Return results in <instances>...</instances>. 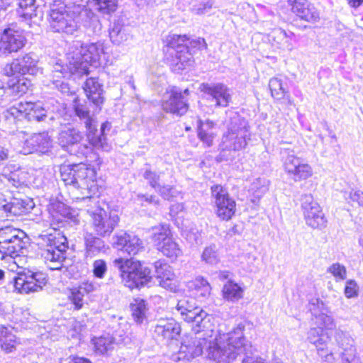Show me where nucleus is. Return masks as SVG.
<instances>
[{
  "mask_svg": "<svg viewBox=\"0 0 363 363\" xmlns=\"http://www.w3.org/2000/svg\"><path fill=\"white\" fill-rule=\"evenodd\" d=\"M50 26L58 33L74 35L82 25L89 35L101 30L98 16L82 4H54L50 9Z\"/></svg>",
  "mask_w": 363,
  "mask_h": 363,
  "instance_id": "f257e3e1",
  "label": "nucleus"
},
{
  "mask_svg": "<svg viewBox=\"0 0 363 363\" xmlns=\"http://www.w3.org/2000/svg\"><path fill=\"white\" fill-rule=\"evenodd\" d=\"M245 325L238 324L227 333L208 337L206 357L216 363H231L241 354H252L251 343L244 335Z\"/></svg>",
  "mask_w": 363,
  "mask_h": 363,
  "instance_id": "f03ea898",
  "label": "nucleus"
},
{
  "mask_svg": "<svg viewBox=\"0 0 363 363\" xmlns=\"http://www.w3.org/2000/svg\"><path fill=\"white\" fill-rule=\"evenodd\" d=\"M104 55L105 48L101 41L86 45L80 41H75L67 54L69 71L72 74H88L89 66L99 65Z\"/></svg>",
  "mask_w": 363,
  "mask_h": 363,
  "instance_id": "7ed1b4c3",
  "label": "nucleus"
},
{
  "mask_svg": "<svg viewBox=\"0 0 363 363\" xmlns=\"http://www.w3.org/2000/svg\"><path fill=\"white\" fill-rule=\"evenodd\" d=\"M250 127L247 121L237 113H233L227 125V132L222 138L220 152L217 157L219 162L232 160V151H239L247 145L250 139Z\"/></svg>",
  "mask_w": 363,
  "mask_h": 363,
  "instance_id": "20e7f679",
  "label": "nucleus"
},
{
  "mask_svg": "<svg viewBox=\"0 0 363 363\" xmlns=\"http://www.w3.org/2000/svg\"><path fill=\"white\" fill-rule=\"evenodd\" d=\"M42 245L41 256L51 270H60L64 267L67 258L68 242L65 235L54 229L52 233L39 236Z\"/></svg>",
  "mask_w": 363,
  "mask_h": 363,
  "instance_id": "39448f33",
  "label": "nucleus"
},
{
  "mask_svg": "<svg viewBox=\"0 0 363 363\" xmlns=\"http://www.w3.org/2000/svg\"><path fill=\"white\" fill-rule=\"evenodd\" d=\"M60 175L65 185L81 189L83 196L95 195L98 191L95 172L84 164H63Z\"/></svg>",
  "mask_w": 363,
  "mask_h": 363,
  "instance_id": "423d86ee",
  "label": "nucleus"
},
{
  "mask_svg": "<svg viewBox=\"0 0 363 363\" xmlns=\"http://www.w3.org/2000/svg\"><path fill=\"white\" fill-rule=\"evenodd\" d=\"M80 199L86 204V211L91 218L90 225L95 235L101 238L110 236L118 224V216L108 213L100 207L98 197L94 195L82 196Z\"/></svg>",
  "mask_w": 363,
  "mask_h": 363,
  "instance_id": "0eeeda50",
  "label": "nucleus"
},
{
  "mask_svg": "<svg viewBox=\"0 0 363 363\" xmlns=\"http://www.w3.org/2000/svg\"><path fill=\"white\" fill-rule=\"evenodd\" d=\"M114 266L119 269L121 281L124 286L130 289L140 288L145 286H149L152 277L151 271L148 267L139 264L138 267H132L131 259L123 258L116 259Z\"/></svg>",
  "mask_w": 363,
  "mask_h": 363,
  "instance_id": "6e6552de",
  "label": "nucleus"
},
{
  "mask_svg": "<svg viewBox=\"0 0 363 363\" xmlns=\"http://www.w3.org/2000/svg\"><path fill=\"white\" fill-rule=\"evenodd\" d=\"M4 116L7 120H13V121L26 118L28 121L40 122L47 117V110L39 104L18 102L7 109Z\"/></svg>",
  "mask_w": 363,
  "mask_h": 363,
  "instance_id": "1a4fd4ad",
  "label": "nucleus"
},
{
  "mask_svg": "<svg viewBox=\"0 0 363 363\" xmlns=\"http://www.w3.org/2000/svg\"><path fill=\"white\" fill-rule=\"evenodd\" d=\"M208 337H211L208 333H197L194 337L182 343L179 352L172 354V359L176 362L189 361L200 356L203 354V350H206Z\"/></svg>",
  "mask_w": 363,
  "mask_h": 363,
  "instance_id": "9d476101",
  "label": "nucleus"
},
{
  "mask_svg": "<svg viewBox=\"0 0 363 363\" xmlns=\"http://www.w3.org/2000/svg\"><path fill=\"white\" fill-rule=\"evenodd\" d=\"M211 191L217 216L223 220H230L235 213L236 203L230 196L228 189L220 184H216L211 186Z\"/></svg>",
  "mask_w": 363,
  "mask_h": 363,
  "instance_id": "9b49d317",
  "label": "nucleus"
},
{
  "mask_svg": "<svg viewBox=\"0 0 363 363\" xmlns=\"http://www.w3.org/2000/svg\"><path fill=\"white\" fill-rule=\"evenodd\" d=\"M73 109L75 116L79 118L80 123L83 124L86 128V135L89 143H93L97 146H102L105 149L108 148V145L104 143L101 145L99 142V139L94 138V132L96 130V118L94 113H91L86 103H81L76 99L74 101Z\"/></svg>",
  "mask_w": 363,
  "mask_h": 363,
  "instance_id": "f8f14e48",
  "label": "nucleus"
},
{
  "mask_svg": "<svg viewBox=\"0 0 363 363\" xmlns=\"http://www.w3.org/2000/svg\"><path fill=\"white\" fill-rule=\"evenodd\" d=\"M47 279L39 272L18 273L13 279V287L18 293L39 291L46 284Z\"/></svg>",
  "mask_w": 363,
  "mask_h": 363,
  "instance_id": "ddd939ff",
  "label": "nucleus"
},
{
  "mask_svg": "<svg viewBox=\"0 0 363 363\" xmlns=\"http://www.w3.org/2000/svg\"><path fill=\"white\" fill-rule=\"evenodd\" d=\"M301 207L307 225L313 228L325 225L326 220L320 206L313 200L311 194L302 196Z\"/></svg>",
  "mask_w": 363,
  "mask_h": 363,
  "instance_id": "4468645a",
  "label": "nucleus"
},
{
  "mask_svg": "<svg viewBox=\"0 0 363 363\" xmlns=\"http://www.w3.org/2000/svg\"><path fill=\"white\" fill-rule=\"evenodd\" d=\"M26 43V38L22 30L11 28L4 30L0 39V52L4 55L17 52Z\"/></svg>",
  "mask_w": 363,
  "mask_h": 363,
  "instance_id": "2eb2a0df",
  "label": "nucleus"
},
{
  "mask_svg": "<svg viewBox=\"0 0 363 363\" xmlns=\"http://www.w3.org/2000/svg\"><path fill=\"white\" fill-rule=\"evenodd\" d=\"M201 91L208 96V99L216 107H226L231 99L230 89L222 83L202 84Z\"/></svg>",
  "mask_w": 363,
  "mask_h": 363,
  "instance_id": "dca6fc26",
  "label": "nucleus"
},
{
  "mask_svg": "<svg viewBox=\"0 0 363 363\" xmlns=\"http://www.w3.org/2000/svg\"><path fill=\"white\" fill-rule=\"evenodd\" d=\"M113 239L114 247L130 256L138 255L145 248L143 240L134 234L121 232L116 234Z\"/></svg>",
  "mask_w": 363,
  "mask_h": 363,
  "instance_id": "f3484780",
  "label": "nucleus"
},
{
  "mask_svg": "<svg viewBox=\"0 0 363 363\" xmlns=\"http://www.w3.org/2000/svg\"><path fill=\"white\" fill-rule=\"evenodd\" d=\"M164 111L177 116H182L186 113L189 106L182 93L177 89H173L167 93L162 102Z\"/></svg>",
  "mask_w": 363,
  "mask_h": 363,
  "instance_id": "a211bd4d",
  "label": "nucleus"
},
{
  "mask_svg": "<svg viewBox=\"0 0 363 363\" xmlns=\"http://www.w3.org/2000/svg\"><path fill=\"white\" fill-rule=\"evenodd\" d=\"M291 11L300 19L315 23L320 19V14L316 8L307 0H287Z\"/></svg>",
  "mask_w": 363,
  "mask_h": 363,
  "instance_id": "6ab92c4d",
  "label": "nucleus"
},
{
  "mask_svg": "<svg viewBox=\"0 0 363 363\" xmlns=\"http://www.w3.org/2000/svg\"><path fill=\"white\" fill-rule=\"evenodd\" d=\"M335 340L340 352V357L342 363H351L355 357L356 349L354 340L350 334L340 329H337L334 335Z\"/></svg>",
  "mask_w": 363,
  "mask_h": 363,
  "instance_id": "aec40b11",
  "label": "nucleus"
},
{
  "mask_svg": "<svg viewBox=\"0 0 363 363\" xmlns=\"http://www.w3.org/2000/svg\"><path fill=\"white\" fill-rule=\"evenodd\" d=\"M154 333L158 338L168 342L179 336L181 327L173 318L160 319L155 327Z\"/></svg>",
  "mask_w": 363,
  "mask_h": 363,
  "instance_id": "412c9836",
  "label": "nucleus"
},
{
  "mask_svg": "<svg viewBox=\"0 0 363 363\" xmlns=\"http://www.w3.org/2000/svg\"><path fill=\"white\" fill-rule=\"evenodd\" d=\"M315 302L311 303L313 308H311L315 322V324L323 329L332 330L335 328L336 324L334 318L328 314V309L325 303L319 300L315 299Z\"/></svg>",
  "mask_w": 363,
  "mask_h": 363,
  "instance_id": "4be33fe9",
  "label": "nucleus"
},
{
  "mask_svg": "<svg viewBox=\"0 0 363 363\" xmlns=\"http://www.w3.org/2000/svg\"><path fill=\"white\" fill-rule=\"evenodd\" d=\"M83 89L87 99L99 110L104 104V89L97 78L90 77L83 84Z\"/></svg>",
  "mask_w": 363,
  "mask_h": 363,
  "instance_id": "5701e85b",
  "label": "nucleus"
},
{
  "mask_svg": "<svg viewBox=\"0 0 363 363\" xmlns=\"http://www.w3.org/2000/svg\"><path fill=\"white\" fill-rule=\"evenodd\" d=\"M52 140L46 132L35 133L26 140L25 145L30 152L48 153L52 147Z\"/></svg>",
  "mask_w": 363,
  "mask_h": 363,
  "instance_id": "b1692460",
  "label": "nucleus"
},
{
  "mask_svg": "<svg viewBox=\"0 0 363 363\" xmlns=\"http://www.w3.org/2000/svg\"><path fill=\"white\" fill-rule=\"evenodd\" d=\"M181 318L184 321L192 323L197 327L199 333L201 330L208 328L211 316L198 306L195 308L188 311Z\"/></svg>",
  "mask_w": 363,
  "mask_h": 363,
  "instance_id": "393cba45",
  "label": "nucleus"
},
{
  "mask_svg": "<svg viewBox=\"0 0 363 363\" xmlns=\"http://www.w3.org/2000/svg\"><path fill=\"white\" fill-rule=\"evenodd\" d=\"M155 271L157 278L160 279V285L169 290L175 288L176 285L174 282L175 274L172 268L169 264H162L160 262L155 263Z\"/></svg>",
  "mask_w": 363,
  "mask_h": 363,
  "instance_id": "a878e982",
  "label": "nucleus"
},
{
  "mask_svg": "<svg viewBox=\"0 0 363 363\" xmlns=\"http://www.w3.org/2000/svg\"><path fill=\"white\" fill-rule=\"evenodd\" d=\"M83 139V133L73 127H65L59 133L58 142L63 148L77 145Z\"/></svg>",
  "mask_w": 363,
  "mask_h": 363,
  "instance_id": "bb28decb",
  "label": "nucleus"
},
{
  "mask_svg": "<svg viewBox=\"0 0 363 363\" xmlns=\"http://www.w3.org/2000/svg\"><path fill=\"white\" fill-rule=\"evenodd\" d=\"M216 125L208 119L198 121V137L208 147L213 145V140L217 135Z\"/></svg>",
  "mask_w": 363,
  "mask_h": 363,
  "instance_id": "cd10ccee",
  "label": "nucleus"
},
{
  "mask_svg": "<svg viewBox=\"0 0 363 363\" xmlns=\"http://www.w3.org/2000/svg\"><path fill=\"white\" fill-rule=\"evenodd\" d=\"M274 45L282 50L291 51L294 49L293 40L294 34L292 32L287 33L281 28L274 29L271 34Z\"/></svg>",
  "mask_w": 363,
  "mask_h": 363,
  "instance_id": "c85d7f7f",
  "label": "nucleus"
},
{
  "mask_svg": "<svg viewBox=\"0 0 363 363\" xmlns=\"http://www.w3.org/2000/svg\"><path fill=\"white\" fill-rule=\"evenodd\" d=\"M95 353L101 355L108 354L114 348L116 340L109 334L94 337L91 340Z\"/></svg>",
  "mask_w": 363,
  "mask_h": 363,
  "instance_id": "c756f323",
  "label": "nucleus"
},
{
  "mask_svg": "<svg viewBox=\"0 0 363 363\" xmlns=\"http://www.w3.org/2000/svg\"><path fill=\"white\" fill-rule=\"evenodd\" d=\"M25 238L14 239L11 244H6L5 246L0 245V255L1 259H6L7 257L15 258L23 253L26 247V242Z\"/></svg>",
  "mask_w": 363,
  "mask_h": 363,
  "instance_id": "7c9ffc66",
  "label": "nucleus"
},
{
  "mask_svg": "<svg viewBox=\"0 0 363 363\" xmlns=\"http://www.w3.org/2000/svg\"><path fill=\"white\" fill-rule=\"evenodd\" d=\"M307 339L311 344L316 347L318 354L323 356V354L320 352H324V350L327 349V343L330 340L329 336H327L326 339L324 338L323 328L318 326L311 328L308 332Z\"/></svg>",
  "mask_w": 363,
  "mask_h": 363,
  "instance_id": "2f4dec72",
  "label": "nucleus"
},
{
  "mask_svg": "<svg viewBox=\"0 0 363 363\" xmlns=\"http://www.w3.org/2000/svg\"><path fill=\"white\" fill-rule=\"evenodd\" d=\"M84 244L86 256L93 257L105 247V243L100 237H96L92 233H86L84 235Z\"/></svg>",
  "mask_w": 363,
  "mask_h": 363,
  "instance_id": "473e14b6",
  "label": "nucleus"
},
{
  "mask_svg": "<svg viewBox=\"0 0 363 363\" xmlns=\"http://www.w3.org/2000/svg\"><path fill=\"white\" fill-rule=\"evenodd\" d=\"M17 345L16 335L12 329L4 326L0 327V347L6 352H11Z\"/></svg>",
  "mask_w": 363,
  "mask_h": 363,
  "instance_id": "72a5a7b5",
  "label": "nucleus"
},
{
  "mask_svg": "<svg viewBox=\"0 0 363 363\" xmlns=\"http://www.w3.org/2000/svg\"><path fill=\"white\" fill-rule=\"evenodd\" d=\"M243 289L238 284L228 281L223 287V297L225 300L235 302L243 296Z\"/></svg>",
  "mask_w": 363,
  "mask_h": 363,
  "instance_id": "f704fd0d",
  "label": "nucleus"
},
{
  "mask_svg": "<svg viewBox=\"0 0 363 363\" xmlns=\"http://www.w3.org/2000/svg\"><path fill=\"white\" fill-rule=\"evenodd\" d=\"M18 60L21 65V75L26 74L35 75L38 72V61L33 54H26L23 57L18 59Z\"/></svg>",
  "mask_w": 363,
  "mask_h": 363,
  "instance_id": "c9c22d12",
  "label": "nucleus"
},
{
  "mask_svg": "<svg viewBox=\"0 0 363 363\" xmlns=\"http://www.w3.org/2000/svg\"><path fill=\"white\" fill-rule=\"evenodd\" d=\"M112 125L110 122L106 121L103 123L101 125L100 133H98L97 129V122L96 123V130L94 132V138L99 139V142L100 141L101 145L106 143L108 147L105 149L102 146H97L93 143H89L96 150H101L104 152H109L111 150V145L108 142L106 138V132H108L111 129Z\"/></svg>",
  "mask_w": 363,
  "mask_h": 363,
  "instance_id": "e433bc0d",
  "label": "nucleus"
},
{
  "mask_svg": "<svg viewBox=\"0 0 363 363\" xmlns=\"http://www.w3.org/2000/svg\"><path fill=\"white\" fill-rule=\"evenodd\" d=\"M17 238H26L25 233L10 226L0 228V245L11 244Z\"/></svg>",
  "mask_w": 363,
  "mask_h": 363,
  "instance_id": "4c0bfd02",
  "label": "nucleus"
},
{
  "mask_svg": "<svg viewBox=\"0 0 363 363\" xmlns=\"http://www.w3.org/2000/svg\"><path fill=\"white\" fill-rule=\"evenodd\" d=\"M157 249L164 256L172 259H176L182 254V251L179 245L172 238L166 240V242L162 244H159Z\"/></svg>",
  "mask_w": 363,
  "mask_h": 363,
  "instance_id": "58836bf2",
  "label": "nucleus"
},
{
  "mask_svg": "<svg viewBox=\"0 0 363 363\" xmlns=\"http://www.w3.org/2000/svg\"><path fill=\"white\" fill-rule=\"evenodd\" d=\"M18 6V14L25 19H30L37 16L35 0H19Z\"/></svg>",
  "mask_w": 363,
  "mask_h": 363,
  "instance_id": "ea45409f",
  "label": "nucleus"
},
{
  "mask_svg": "<svg viewBox=\"0 0 363 363\" xmlns=\"http://www.w3.org/2000/svg\"><path fill=\"white\" fill-rule=\"evenodd\" d=\"M189 37L186 35L169 34L166 38L167 46L176 52L180 50H187Z\"/></svg>",
  "mask_w": 363,
  "mask_h": 363,
  "instance_id": "a19ab883",
  "label": "nucleus"
},
{
  "mask_svg": "<svg viewBox=\"0 0 363 363\" xmlns=\"http://www.w3.org/2000/svg\"><path fill=\"white\" fill-rule=\"evenodd\" d=\"M31 206L23 200L18 199H13L11 201L9 202L8 207V218L10 216H21L23 214H26L29 212Z\"/></svg>",
  "mask_w": 363,
  "mask_h": 363,
  "instance_id": "79ce46f5",
  "label": "nucleus"
},
{
  "mask_svg": "<svg viewBox=\"0 0 363 363\" xmlns=\"http://www.w3.org/2000/svg\"><path fill=\"white\" fill-rule=\"evenodd\" d=\"M281 155L284 169L288 174L292 172V169L295 170V166L302 160L295 155V152L293 150H284L281 152Z\"/></svg>",
  "mask_w": 363,
  "mask_h": 363,
  "instance_id": "37998d69",
  "label": "nucleus"
},
{
  "mask_svg": "<svg viewBox=\"0 0 363 363\" xmlns=\"http://www.w3.org/2000/svg\"><path fill=\"white\" fill-rule=\"evenodd\" d=\"M194 291V295L199 297H206L210 294L211 286L203 277H196L189 286Z\"/></svg>",
  "mask_w": 363,
  "mask_h": 363,
  "instance_id": "c03bdc74",
  "label": "nucleus"
},
{
  "mask_svg": "<svg viewBox=\"0 0 363 363\" xmlns=\"http://www.w3.org/2000/svg\"><path fill=\"white\" fill-rule=\"evenodd\" d=\"M289 174L292 176L294 181L306 179L312 175V169L311 166L306 163L302 159L295 166V170L292 169V172H290Z\"/></svg>",
  "mask_w": 363,
  "mask_h": 363,
  "instance_id": "a18cd8bd",
  "label": "nucleus"
},
{
  "mask_svg": "<svg viewBox=\"0 0 363 363\" xmlns=\"http://www.w3.org/2000/svg\"><path fill=\"white\" fill-rule=\"evenodd\" d=\"M170 238V230L168 225L162 224L152 228V240L157 247L159 244L166 242V240Z\"/></svg>",
  "mask_w": 363,
  "mask_h": 363,
  "instance_id": "49530a36",
  "label": "nucleus"
},
{
  "mask_svg": "<svg viewBox=\"0 0 363 363\" xmlns=\"http://www.w3.org/2000/svg\"><path fill=\"white\" fill-rule=\"evenodd\" d=\"M133 316L134 320L138 323H141L146 318V303L143 299L138 298L135 299L133 303L131 304Z\"/></svg>",
  "mask_w": 363,
  "mask_h": 363,
  "instance_id": "de8ad7c7",
  "label": "nucleus"
},
{
  "mask_svg": "<svg viewBox=\"0 0 363 363\" xmlns=\"http://www.w3.org/2000/svg\"><path fill=\"white\" fill-rule=\"evenodd\" d=\"M201 260L211 265H215L220 261L218 249L215 245L206 247L201 255Z\"/></svg>",
  "mask_w": 363,
  "mask_h": 363,
  "instance_id": "09e8293b",
  "label": "nucleus"
},
{
  "mask_svg": "<svg viewBox=\"0 0 363 363\" xmlns=\"http://www.w3.org/2000/svg\"><path fill=\"white\" fill-rule=\"evenodd\" d=\"M196 301L192 297H184L179 300L174 308L173 313L179 314L180 317L184 315L188 311L195 308L196 306Z\"/></svg>",
  "mask_w": 363,
  "mask_h": 363,
  "instance_id": "8fccbe9b",
  "label": "nucleus"
},
{
  "mask_svg": "<svg viewBox=\"0 0 363 363\" xmlns=\"http://www.w3.org/2000/svg\"><path fill=\"white\" fill-rule=\"evenodd\" d=\"M164 199L172 201L178 197L181 192L172 185L165 184L164 181L155 190Z\"/></svg>",
  "mask_w": 363,
  "mask_h": 363,
  "instance_id": "3c124183",
  "label": "nucleus"
},
{
  "mask_svg": "<svg viewBox=\"0 0 363 363\" xmlns=\"http://www.w3.org/2000/svg\"><path fill=\"white\" fill-rule=\"evenodd\" d=\"M269 87L273 98L279 100L283 99L286 94L284 84L281 79L275 77L269 80Z\"/></svg>",
  "mask_w": 363,
  "mask_h": 363,
  "instance_id": "603ef678",
  "label": "nucleus"
},
{
  "mask_svg": "<svg viewBox=\"0 0 363 363\" xmlns=\"http://www.w3.org/2000/svg\"><path fill=\"white\" fill-rule=\"evenodd\" d=\"M95 3L96 9L103 14L114 12L118 6V0H91Z\"/></svg>",
  "mask_w": 363,
  "mask_h": 363,
  "instance_id": "864d4df0",
  "label": "nucleus"
},
{
  "mask_svg": "<svg viewBox=\"0 0 363 363\" xmlns=\"http://www.w3.org/2000/svg\"><path fill=\"white\" fill-rule=\"evenodd\" d=\"M269 181L264 178H257L251 184L250 191L257 198L262 196L268 191Z\"/></svg>",
  "mask_w": 363,
  "mask_h": 363,
  "instance_id": "5fc2aeb1",
  "label": "nucleus"
},
{
  "mask_svg": "<svg viewBox=\"0 0 363 363\" xmlns=\"http://www.w3.org/2000/svg\"><path fill=\"white\" fill-rule=\"evenodd\" d=\"M162 172L158 174L150 168H147L143 173V177L147 180V183L156 190L163 182V179H162Z\"/></svg>",
  "mask_w": 363,
  "mask_h": 363,
  "instance_id": "6e6d98bb",
  "label": "nucleus"
},
{
  "mask_svg": "<svg viewBox=\"0 0 363 363\" xmlns=\"http://www.w3.org/2000/svg\"><path fill=\"white\" fill-rule=\"evenodd\" d=\"M30 86V81L25 77L17 79L16 82H13L10 85L12 91L18 96H22L26 94Z\"/></svg>",
  "mask_w": 363,
  "mask_h": 363,
  "instance_id": "4d7b16f0",
  "label": "nucleus"
},
{
  "mask_svg": "<svg viewBox=\"0 0 363 363\" xmlns=\"http://www.w3.org/2000/svg\"><path fill=\"white\" fill-rule=\"evenodd\" d=\"M327 272L331 274L335 277L336 281H342L346 279V268L338 262L331 264L328 268Z\"/></svg>",
  "mask_w": 363,
  "mask_h": 363,
  "instance_id": "13d9d810",
  "label": "nucleus"
},
{
  "mask_svg": "<svg viewBox=\"0 0 363 363\" xmlns=\"http://www.w3.org/2000/svg\"><path fill=\"white\" fill-rule=\"evenodd\" d=\"M176 59L177 60L176 65L178 66L179 69H184L191 65V56L187 50H180L177 51Z\"/></svg>",
  "mask_w": 363,
  "mask_h": 363,
  "instance_id": "bf43d9fd",
  "label": "nucleus"
},
{
  "mask_svg": "<svg viewBox=\"0 0 363 363\" xmlns=\"http://www.w3.org/2000/svg\"><path fill=\"white\" fill-rule=\"evenodd\" d=\"M84 294L78 288L72 289L69 298L75 309L79 310L82 308L84 303Z\"/></svg>",
  "mask_w": 363,
  "mask_h": 363,
  "instance_id": "052dcab7",
  "label": "nucleus"
},
{
  "mask_svg": "<svg viewBox=\"0 0 363 363\" xmlns=\"http://www.w3.org/2000/svg\"><path fill=\"white\" fill-rule=\"evenodd\" d=\"M186 240L191 245H199L202 243V233L196 228H191L186 233Z\"/></svg>",
  "mask_w": 363,
  "mask_h": 363,
  "instance_id": "680f3d73",
  "label": "nucleus"
},
{
  "mask_svg": "<svg viewBox=\"0 0 363 363\" xmlns=\"http://www.w3.org/2000/svg\"><path fill=\"white\" fill-rule=\"evenodd\" d=\"M93 274L94 277L103 279L107 272L106 262L103 259H96L93 263Z\"/></svg>",
  "mask_w": 363,
  "mask_h": 363,
  "instance_id": "e2e57ef3",
  "label": "nucleus"
},
{
  "mask_svg": "<svg viewBox=\"0 0 363 363\" xmlns=\"http://www.w3.org/2000/svg\"><path fill=\"white\" fill-rule=\"evenodd\" d=\"M3 74L8 77L21 75V65L18 59L14 60L10 64L6 65L3 68Z\"/></svg>",
  "mask_w": 363,
  "mask_h": 363,
  "instance_id": "0e129e2a",
  "label": "nucleus"
},
{
  "mask_svg": "<svg viewBox=\"0 0 363 363\" xmlns=\"http://www.w3.org/2000/svg\"><path fill=\"white\" fill-rule=\"evenodd\" d=\"M358 291L359 287L354 280L350 279L346 281L344 293L347 298H352L357 296Z\"/></svg>",
  "mask_w": 363,
  "mask_h": 363,
  "instance_id": "69168bd1",
  "label": "nucleus"
},
{
  "mask_svg": "<svg viewBox=\"0 0 363 363\" xmlns=\"http://www.w3.org/2000/svg\"><path fill=\"white\" fill-rule=\"evenodd\" d=\"M212 6V0H199V4L194 5L193 11L197 14H204L208 13Z\"/></svg>",
  "mask_w": 363,
  "mask_h": 363,
  "instance_id": "338daca9",
  "label": "nucleus"
},
{
  "mask_svg": "<svg viewBox=\"0 0 363 363\" xmlns=\"http://www.w3.org/2000/svg\"><path fill=\"white\" fill-rule=\"evenodd\" d=\"M68 64L69 62L66 65V67H65L59 62H57L54 65L52 70V77L53 79L57 78V79L55 80L56 82H59L58 79L65 77V74L66 73L67 69H69L67 67Z\"/></svg>",
  "mask_w": 363,
  "mask_h": 363,
  "instance_id": "774afa93",
  "label": "nucleus"
}]
</instances>
